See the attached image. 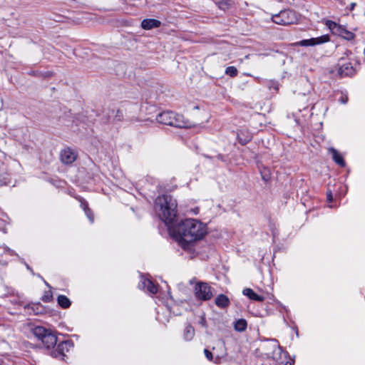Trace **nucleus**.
Returning <instances> with one entry per match:
<instances>
[{
    "instance_id": "obj_32",
    "label": "nucleus",
    "mask_w": 365,
    "mask_h": 365,
    "mask_svg": "<svg viewBox=\"0 0 365 365\" xmlns=\"http://www.w3.org/2000/svg\"><path fill=\"white\" fill-rule=\"evenodd\" d=\"M62 18V16H57V19H53L54 21L56 22H58V23H61V22H63V21L62 19H61Z\"/></svg>"
},
{
    "instance_id": "obj_7",
    "label": "nucleus",
    "mask_w": 365,
    "mask_h": 365,
    "mask_svg": "<svg viewBox=\"0 0 365 365\" xmlns=\"http://www.w3.org/2000/svg\"><path fill=\"white\" fill-rule=\"evenodd\" d=\"M272 20L273 23H295L298 21L294 12L290 10L282 11L278 15L272 16Z\"/></svg>"
},
{
    "instance_id": "obj_24",
    "label": "nucleus",
    "mask_w": 365,
    "mask_h": 365,
    "mask_svg": "<svg viewBox=\"0 0 365 365\" xmlns=\"http://www.w3.org/2000/svg\"><path fill=\"white\" fill-rule=\"evenodd\" d=\"M238 71L235 66H228L225 69V74L231 76L235 77L237 75Z\"/></svg>"
},
{
    "instance_id": "obj_34",
    "label": "nucleus",
    "mask_w": 365,
    "mask_h": 365,
    "mask_svg": "<svg viewBox=\"0 0 365 365\" xmlns=\"http://www.w3.org/2000/svg\"><path fill=\"white\" fill-rule=\"evenodd\" d=\"M351 8H353L354 6L355 5V4H351Z\"/></svg>"
},
{
    "instance_id": "obj_2",
    "label": "nucleus",
    "mask_w": 365,
    "mask_h": 365,
    "mask_svg": "<svg viewBox=\"0 0 365 365\" xmlns=\"http://www.w3.org/2000/svg\"><path fill=\"white\" fill-rule=\"evenodd\" d=\"M155 210L166 224L171 223L177 215V202L169 195L158 196L155 202Z\"/></svg>"
},
{
    "instance_id": "obj_29",
    "label": "nucleus",
    "mask_w": 365,
    "mask_h": 365,
    "mask_svg": "<svg viewBox=\"0 0 365 365\" xmlns=\"http://www.w3.org/2000/svg\"><path fill=\"white\" fill-rule=\"evenodd\" d=\"M327 198L329 202H331L333 200L332 194L331 191L327 192Z\"/></svg>"
},
{
    "instance_id": "obj_17",
    "label": "nucleus",
    "mask_w": 365,
    "mask_h": 365,
    "mask_svg": "<svg viewBox=\"0 0 365 365\" xmlns=\"http://www.w3.org/2000/svg\"><path fill=\"white\" fill-rule=\"evenodd\" d=\"M215 304L219 307L225 308L229 305L230 300L227 296L220 294L215 299Z\"/></svg>"
},
{
    "instance_id": "obj_3",
    "label": "nucleus",
    "mask_w": 365,
    "mask_h": 365,
    "mask_svg": "<svg viewBox=\"0 0 365 365\" xmlns=\"http://www.w3.org/2000/svg\"><path fill=\"white\" fill-rule=\"evenodd\" d=\"M33 334L41 341L46 349L53 347L57 343V336L51 330L43 327H36L33 329Z\"/></svg>"
},
{
    "instance_id": "obj_27",
    "label": "nucleus",
    "mask_w": 365,
    "mask_h": 365,
    "mask_svg": "<svg viewBox=\"0 0 365 365\" xmlns=\"http://www.w3.org/2000/svg\"><path fill=\"white\" fill-rule=\"evenodd\" d=\"M141 23L145 24V23H161L159 20L154 19H145L142 21Z\"/></svg>"
},
{
    "instance_id": "obj_25",
    "label": "nucleus",
    "mask_w": 365,
    "mask_h": 365,
    "mask_svg": "<svg viewBox=\"0 0 365 365\" xmlns=\"http://www.w3.org/2000/svg\"><path fill=\"white\" fill-rule=\"evenodd\" d=\"M53 295L51 291L46 292L41 299L43 302H49L51 301Z\"/></svg>"
},
{
    "instance_id": "obj_31",
    "label": "nucleus",
    "mask_w": 365,
    "mask_h": 365,
    "mask_svg": "<svg viewBox=\"0 0 365 365\" xmlns=\"http://www.w3.org/2000/svg\"><path fill=\"white\" fill-rule=\"evenodd\" d=\"M339 101L343 103V104H345L347 103L348 101V97L347 96H342L340 99H339Z\"/></svg>"
},
{
    "instance_id": "obj_30",
    "label": "nucleus",
    "mask_w": 365,
    "mask_h": 365,
    "mask_svg": "<svg viewBox=\"0 0 365 365\" xmlns=\"http://www.w3.org/2000/svg\"><path fill=\"white\" fill-rule=\"evenodd\" d=\"M200 324L202 327H206V326H207V325H206V321H205V317H202V316L200 317Z\"/></svg>"
},
{
    "instance_id": "obj_23",
    "label": "nucleus",
    "mask_w": 365,
    "mask_h": 365,
    "mask_svg": "<svg viewBox=\"0 0 365 365\" xmlns=\"http://www.w3.org/2000/svg\"><path fill=\"white\" fill-rule=\"evenodd\" d=\"M58 303L63 308H68L71 305L69 299L64 295H59L58 297Z\"/></svg>"
},
{
    "instance_id": "obj_15",
    "label": "nucleus",
    "mask_w": 365,
    "mask_h": 365,
    "mask_svg": "<svg viewBox=\"0 0 365 365\" xmlns=\"http://www.w3.org/2000/svg\"><path fill=\"white\" fill-rule=\"evenodd\" d=\"M140 287L146 288L147 290L151 294H155L158 292V288L152 281L148 279H144L142 284L139 285Z\"/></svg>"
},
{
    "instance_id": "obj_6",
    "label": "nucleus",
    "mask_w": 365,
    "mask_h": 365,
    "mask_svg": "<svg viewBox=\"0 0 365 365\" xmlns=\"http://www.w3.org/2000/svg\"><path fill=\"white\" fill-rule=\"evenodd\" d=\"M331 32L346 40L354 38V34L352 31L346 29L344 24H328Z\"/></svg>"
},
{
    "instance_id": "obj_26",
    "label": "nucleus",
    "mask_w": 365,
    "mask_h": 365,
    "mask_svg": "<svg viewBox=\"0 0 365 365\" xmlns=\"http://www.w3.org/2000/svg\"><path fill=\"white\" fill-rule=\"evenodd\" d=\"M160 24H141L142 29L144 30H150L154 27H158Z\"/></svg>"
},
{
    "instance_id": "obj_8",
    "label": "nucleus",
    "mask_w": 365,
    "mask_h": 365,
    "mask_svg": "<svg viewBox=\"0 0 365 365\" xmlns=\"http://www.w3.org/2000/svg\"><path fill=\"white\" fill-rule=\"evenodd\" d=\"M328 35H323L317 38L302 40L294 43V46H314L329 41Z\"/></svg>"
},
{
    "instance_id": "obj_18",
    "label": "nucleus",
    "mask_w": 365,
    "mask_h": 365,
    "mask_svg": "<svg viewBox=\"0 0 365 365\" xmlns=\"http://www.w3.org/2000/svg\"><path fill=\"white\" fill-rule=\"evenodd\" d=\"M219 9L226 11L233 6L232 0H215Z\"/></svg>"
},
{
    "instance_id": "obj_1",
    "label": "nucleus",
    "mask_w": 365,
    "mask_h": 365,
    "mask_svg": "<svg viewBox=\"0 0 365 365\" xmlns=\"http://www.w3.org/2000/svg\"><path fill=\"white\" fill-rule=\"evenodd\" d=\"M178 240L183 249H189L190 245L201 240L207 233L205 224L195 219H186L178 224L176 228Z\"/></svg>"
},
{
    "instance_id": "obj_22",
    "label": "nucleus",
    "mask_w": 365,
    "mask_h": 365,
    "mask_svg": "<svg viewBox=\"0 0 365 365\" xmlns=\"http://www.w3.org/2000/svg\"><path fill=\"white\" fill-rule=\"evenodd\" d=\"M195 335V329L194 328L190 326L187 325L184 331V338L187 341L191 340Z\"/></svg>"
},
{
    "instance_id": "obj_12",
    "label": "nucleus",
    "mask_w": 365,
    "mask_h": 365,
    "mask_svg": "<svg viewBox=\"0 0 365 365\" xmlns=\"http://www.w3.org/2000/svg\"><path fill=\"white\" fill-rule=\"evenodd\" d=\"M171 126L177 128H190L192 125L189 121L185 120L182 115L175 113Z\"/></svg>"
},
{
    "instance_id": "obj_4",
    "label": "nucleus",
    "mask_w": 365,
    "mask_h": 365,
    "mask_svg": "<svg viewBox=\"0 0 365 365\" xmlns=\"http://www.w3.org/2000/svg\"><path fill=\"white\" fill-rule=\"evenodd\" d=\"M265 349L267 351V356L276 361L278 365H291L287 361L284 362V359H286V354L283 353L281 346L276 340L269 341L265 344Z\"/></svg>"
},
{
    "instance_id": "obj_28",
    "label": "nucleus",
    "mask_w": 365,
    "mask_h": 365,
    "mask_svg": "<svg viewBox=\"0 0 365 365\" xmlns=\"http://www.w3.org/2000/svg\"><path fill=\"white\" fill-rule=\"evenodd\" d=\"M204 353H205V356L207 357V359L212 360V353L209 350L205 349L204 350Z\"/></svg>"
},
{
    "instance_id": "obj_33",
    "label": "nucleus",
    "mask_w": 365,
    "mask_h": 365,
    "mask_svg": "<svg viewBox=\"0 0 365 365\" xmlns=\"http://www.w3.org/2000/svg\"><path fill=\"white\" fill-rule=\"evenodd\" d=\"M325 23L331 24V23H335V22L333 21H331V20H327Z\"/></svg>"
},
{
    "instance_id": "obj_5",
    "label": "nucleus",
    "mask_w": 365,
    "mask_h": 365,
    "mask_svg": "<svg viewBox=\"0 0 365 365\" xmlns=\"http://www.w3.org/2000/svg\"><path fill=\"white\" fill-rule=\"evenodd\" d=\"M195 294L197 299L208 300L212 297L210 287L207 283L199 282L195 286Z\"/></svg>"
},
{
    "instance_id": "obj_10",
    "label": "nucleus",
    "mask_w": 365,
    "mask_h": 365,
    "mask_svg": "<svg viewBox=\"0 0 365 365\" xmlns=\"http://www.w3.org/2000/svg\"><path fill=\"white\" fill-rule=\"evenodd\" d=\"M72 344L68 341L61 342L58 344L57 348L53 351L52 354L55 357H61L62 359L66 356V352H68Z\"/></svg>"
},
{
    "instance_id": "obj_9",
    "label": "nucleus",
    "mask_w": 365,
    "mask_h": 365,
    "mask_svg": "<svg viewBox=\"0 0 365 365\" xmlns=\"http://www.w3.org/2000/svg\"><path fill=\"white\" fill-rule=\"evenodd\" d=\"M76 158L77 153L70 148L62 150L60 154L61 160L64 164H71L76 160Z\"/></svg>"
},
{
    "instance_id": "obj_19",
    "label": "nucleus",
    "mask_w": 365,
    "mask_h": 365,
    "mask_svg": "<svg viewBox=\"0 0 365 365\" xmlns=\"http://www.w3.org/2000/svg\"><path fill=\"white\" fill-rule=\"evenodd\" d=\"M238 140L240 144L245 145L252 139V135L247 132L245 135H244L243 131H240L237 133Z\"/></svg>"
},
{
    "instance_id": "obj_11",
    "label": "nucleus",
    "mask_w": 365,
    "mask_h": 365,
    "mask_svg": "<svg viewBox=\"0 0 365 365\" xmlns=\"http://www.w3.org/2000/svg\"><path fill=\"white\" fill-rule=\"evenodd\" d=\"M175 113L172 111H165L158 114L156 117V120L159 123L170 125L175 116Z\"/></svg>"
},
{
    "instance_id": "obj_14",
    "label": "nucleus",
    "mask_w": 365,
    "mask_h": 365,
    "mask_svg": "<svg viewBox=\"0 0 365 365\" xmlns=\"http://www.w3.org/2000/svg\"><path fill=\"white\" fill-rule=\"evenodd\" d=\"M341 76H352L354 73V69L350 63L342 64L339 70Z\"/></svg>"
},
{
    "instance_id": "obj_13",
    "label": "nucleus",
    "mask_w": 365,
    "mask_h": 365,
    "mask_svg": "<svg viewBox=\"0 0 365 365\" xmlns=\"http://www.w3.org/2000/svg\"><path fill=\"white\" fill-rule=\"evenodd\" d=\"M242 293L245 296L247 297L251 300L262 302L264 299V297L258 295L250 288L244 289Z\"/></svg>"
},
{
    "instance_id": "obj_16",
    "label": "nucleus",
    "mask_w": 365,
    "mask_h": 365,
    "mask_svg": "<svg viewBox=\"0 0 365 365\" xmlns=\"http://www.w3.org/2000/svg\"><path fill=\"white\" fill-rule=\"evenodd\" d=\"M329 152L331 154L332 159L336 164H338L341 167H344L345 165V163L342 156L338 153V151L336 149L331 148L329 149Z\"/></svg>"
},
{
    "instance_id": "obj_20",
    "label": "nucleus",
    "mask_w": 365,
    "mask_h": 365,
    "mask_svg": "<svg viewBox=\"0 0 365 365\" xmlns=\"http://www.w3.org/2000/svg\"><path fill=\"white\" fill-rule=\"evenodd\" d=\"M81 206L85 212L87 217L89 219L91 222H93V215L91 210L89 209L88 204L84 200H81Z\"/></svg>"
},
{
    "instance_id": "obj_21",
    "label": "nucleus",
    "mask_w": 365,
    "mask_h": 365,
    "mask_svg": "<svg viewBox=\"0 0 365 365\" xmlns=\"http://www.w3.org/2000/svg\"><path fill=\"white\" fill-rule=\"evenodd\" d=\"M247 325V324L246 320L244 319H238L237 321H236V322L235 323L234 327H235V329L237 331H243L246 329Z\"/></svg>"
}]
</instances>
